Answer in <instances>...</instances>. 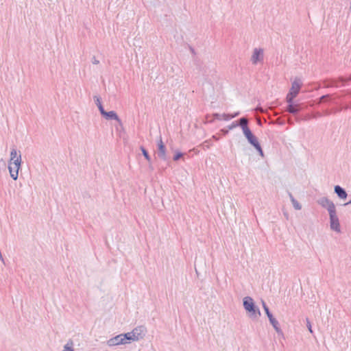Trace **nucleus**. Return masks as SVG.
<instances>
[{"label":"nucleus","instance_id":"obj_1","mask_svg":"<svg viewBox=\"0 0 351 351\" xmlns=\"http://www.w3.org/2000/svg\"><path fill=\"white\" fill-rule=\"evenodd\" d=\"M243 308L252 319H258L261 313L259 308L256 305L254 300L250 296H246L243 300Z\"/></svg>","mask_w":351,"mask_h":351},{"label":"nucleus","instance_id":"obj_2","mask_svg":"<svg viewBox=\"0 0 351 351\" xmlns=\"http://www.w3.org/2000/svg\"><path fill=\"white\" fill-rule=\"evenodd\" d=\"M351 81V75L349 77L339 76L337 79H326L323 81L324 88L335 87L339 88L341 86H346Z\"/></svg>","mask_w":351,"mask_h":351},{"label":"nucleus","instance_id":"obj_3","mask_svg":"<svg viewBox=\"0 0 351 351\" xmlns=\"http://www.w3.org/2000/svg\"><path fill=\"white\" fill-rule=\"evenodd\" d=\"M243 135L247 139L248 143L256 150L259 156H261V157H264V152L263 150L261 145L258 138L252 132V130H249L248 131L243 133Z\"/></svg>","mask_w":351,"mask_h":351},{"label":"nucleus","instance_id":"obj_4","mask_svg":"<svg viewBox=\"0 0 351 351\" xmlns=\"http://www.w3.org/2000/svg\"><path fill=\"white\" fill-rule=\"evenodd\" d=\"M262 306L263 310L268 317L269 323L274 328L275 331L277 332L278 335H283V332L282 329L280 328L278 321L274 317L272 313L270 311L269 308L267 305L266 302L264 300H261Z\"/></svg>","mask_w":351,"mask_h":351},{"label":"nucleus","instance_id":"obj_5","mask_svg":"<svg viewBox=\"0 0 351 351\" xmlns=\"http://www.w3.org/2000/svg\"><path fill=\"white\" fill-rule=\"evenodd\" d=\"M22 160H21V154L19 152V157L14 160V162H8V170L10 172V177L14 180H17L19 177V170L21 168Z\"/></svg>","mask_w":351,"mask_h":351},{"label":"nucleus","instance_id":"obj_6","mask_svg":"<svg viewBox=\"0 0 351 351\" xmlns=\"http://www.w3.org/2000/svg\"><path fill=\"white\" fill-rule=\"evenodd\" d=\"M302 86V83L299 79H295L291 84V87L287 95L286 99L294 100V99L298 96L300 88Z\"/></svg>","mask_w":351,"mask_h":351},{"label":"nucleus","instance_id":"obj_7","mask_svg":"<svg viewBox=\"0 0 351 351\" xmlns=\"http://www.w3.org/2000/svg\"><path fill=\"white\" fill-rule=\"evenodd\" d=\"M317 203L319 205H320L322 208H326L328 212V215L330 213H332L334 212H336V208L335 205L330 199H329L326 197H323L319 198L317 200Z\"/></svg>","mask_w":351,"mask_h":351},{"label":"nucleus","instance_id":"obj_8","mask_svg":"<svg viewBox=\"0 0 351 351\" xmlns=\"http://www.w3.org/2000/svg\"><path fill=\"white\" fill-rule=\"evenodd\" d=\"M329 219H330V229L337 232H341V226H340L339 217L337 215V212H334L332 213L329 214Z\"/></svg>","mask_w":351,"mask_h":351},{"label":"nucleus","instance_id":"obj_9","mask_svg":"<svg viewBox=\"0 0 351 351\" xmlns=\"http://www.w3.org/2000/svg\"><path fill=\"white\" fill-rule=\"evenodd\" d=\"M146 328L144 326H138L134 328L130 332L132 335L134 341L143 339L146 334Z\"/></svg>","mask_w":351,"mask_h":351},{"label":"nucleus","instance_id":"obj_10","mask_svg":"<svg viewBox=\"0 0 351 351\" xmlns=\"http://www.w3.org/2000/svg\"><path fill=\"white\" fill-rule=\"evenodd\" d=\"M264 59V51L261 48H255L251 57V61L253 64H257L263 62Z\"/></svg>","mask_w":351,"mask_h":351},{"label":"nucleus","instance_id":"obj_11","mask_svg":"<svg viewBox=\"0 0 351 351\" xmlns=\"http://www.w3.org/2000/svg\"><path fill=\"white\" fill-rule=\"evenodd\" d=\"M167 149L165 145L163 143L162 141L161 136H160V140L158 142L157 144V155L159 158H160L162 160H167Z\"/></svg>","mask_w":351,"mask_h":351},{"label":"nucleus","instance_id":"obj_12","mask_svg":"<svg viewBox=\"0 0 351 351\" xmlns=\"http://www.w3.org/2000/svg\"><path fill=\"white\" fill-rule=\"evenodd\" d=\"M286 99L287 102V111L294 115L298 114L301 110L300 105L295 104L294 100Z\"/></svg>","mask_w":351,"mask_h":351},{"label":"nucleus","instance_id":"obj_13","mask_svg":"<svg viewBox=\"0 0 351 351\" xmlns=\"http://www.w3.org/2000/svg\"><path fill=\"white\" fill-rule=\"evenodd\" d=\"M101 115L106 120H114L117 121L119 125H122L121 120L119 117L117 113L114 110L108 112L105 110L104 112H103Z\"/></svg>","mask_w":351,"mask_h":351},{"label":"nucleus","instance_id":"obj_14","mask_svg":"<svg viewBox=\"0 0 351 351\" xmlns=\"http://www.w3.org/2000/svg\"><path fill=\"white\" fill-rule=\"evenodd\" d=\"M319 99L322 104L328 105L337 104L336 99L333 98L332 95L330 94L323 95L319 98Z\"/></svg>","mask_w":351,"mask_h":351},{"label":"nucleus","instance_id":"obj_15","mask_svg":"<svg viewBox=\"0 0 351 351\" xmlns=\"http://www.w3.org/2000/svg\"><path fill=\"white\" fill-rule=\"evenodd\" d=\"M236 121L237 127H240L242 129L243 134L250 130L248 126V120L246 117H241Z\"/></svg>","mask_w":351,"mask_h":351},{"label":"nucleus","instance_id":"obj_16","mask_svg":"<svg viewBox=\"0 0 351 351\" xmlns=\"http://www.w3.org/2000/svg\"><path fill=\"white\" fill-rule=\"evenodd\" d=\"M334 192L341 199H346L348 197V193L346 189L339 185L334 186Z\"/></svg>","mask_w":351,"mask_h":351},{"label":"nucleus","instance_id":"obj_17","mask_svg":"<svg viewBox=\"0 0 351 351\" xmlns=\"http://www.w3.org/2000/svg\"><path fill=\"white\" fill-rule=\"evenodd\" d=\"M123 339L121 336V334L116 335L115 337H113L110 339H109L107 341V345L110 347L115 346H119V345H123Z\"/></svg>","mask_w":351,"mask_h":351},{"label":"nucleus","instance_id":"obj_18","mask_svg":"<svg viewBox=\"0 0 351 351\" xmlns=\"http://www.w3.org/2000/svg\"><path fill=\"white\" fill-rule=\"evenodd\" d=\"M93 99H94V101L95 103V104L97 105V108H98V110L100 112V114H101L103 112H104L105 111V109L104 108V106L101 103V98L99 95H95L93 97Z\"/></svg>","mask_w":351,"mask_h":351},{"label":"nucleus","instance_id":"obj_19","mask_svg":"<svg viewBox=\"0 0 351 351\" xmlns=\"http://www.w3.org/2000/svg\"><path fill=\"white\" fill-rule=\"evenodd\" d=\"M121 336L123 339L122 342H123V345L130 343L131 341H134V338H133L132 335L131 334L130 332L122 333V334H121Z\"/></svg>","mask_w":351,"mask_h":351},{"label":"nucleus","instance_id":"obj_20","mask_svg":"<svg viewBox=\"0 0 351 351\" xmlns=\"http://www.w3.org/2000/svg\"><path fill=\"white\" fill-rule=\"evenodd\" d=\"M140 149H141V151L142 152V154L144 156V158L149 162V168L153 169V167L151 165V163H152V158H151V156H150L148 151L143 146H141L140 147Z\"/></svg>","mask_w":351,"mask_h":351},{"label":"nucleus","instance_id":"obj_21","mask_svg":"<svg viewBox=\"0 0 351 351\" xmlns=\"http://www.w3.org/2000/svg\"><path fill=\"white\" fill-rule=\"evenodd\" d=\"M289 197L294 208L295 210H300L302 208L301 204L294 198L291 193H289Z\"/></svg>","mask_w":351,"mask_h":351},{"label":"nucleus","instance_id":"obj_22","mask_svg":"<svg viewBox=\"0 0 351 351\" xmlns=\"http://www.w3.org/2000/svg\"><path fill=\"white\" fill-rule=\"evenodd\" d=\"M18 157H19V156L17 155V150H16V147H13L11 149L10 159L9 162H14V160H16V158H18Z\"/></svg>","mask_w":351,"mask_h":351},{"label":"nucleus","instance_id":"obj_23","mask_svg":"<svg viewBox=\"0 0 351 351\" xmlns=\"http://www.w3.org/2000/svg\"><path fill=\"white\" fill-rule=\"evenodd\" d=\"M184 155V153H182V152L180 151H178V150H176L175 152V154L173 156V160L174 161H178Z\"/></svg>","mask_w":351,"mask_h":351},{"label":"nucleus","instance_id":"obj_24","mask_svg":"<svg viewBox=\"0 0 351 351\" xmlns=\"http://www.w3.org/2000/svg\"><path fill=\"white\" fill-rule=\"evenodd\" d=\"M223 114H219L217 112L213 114V117L214 119L221 121L222 120Z\"/></svg>","mask_w":351,"mask_h":351},{"label":"nucleus","instance_id":"obj_25","mask_svg":"<svg viewBox=\"0 0 351 351\" xmlns=\"http://www.w3.org/2000/svg\"><path fill=\"white\" fill-rule=\"evenodd\" d=\"M63 351H75L72 346H69V343H66L64 346V350Z\"/></svg>","mask_w":351,"mask_h":351},{"label":"nucleus","instance_id":"obj_26","mask_svg":"<svg viewBox=\"0 0 351 351\" xmlns=\"http://www.w3.org/2000/svg\"><path fill=\"white\" fill-rule=\"evenodd\" d=\"M237 121H233L231 124H230L229 125H228V129L229 130H233L234 128H237Z\"/></svg>","mask_w":351,"mask_h":351},{"label":"nucleus","instance_id":"obj_27","mask_svg":"<svg viewBox=\"0 0 351 351\" xmlns=\"http://www.w3.org/2000/svg\"><path fill=\"white\" fill-rule=\"evenodd\" d=\"M306 326H307L309 332L311 333H313L312 326H311V324L310 321L308 320V319H306Z\"/></svg>","mask_w":351,"mask_h":351},{"label":"nucleus","instance_id":"obj_28","mask_svg":"<svg viewBox=\"0 0 351 351\" xmlns=\"http://www.w3.org/2000/svg\"><path fill=\"white\" fill-rule=\"evenodd\" d=\"M230 119H231V117H230V114H226V113L223 114L222 120L229 121Z\"/></svg>","mask_w":351,"mask_h":351},{"label":"nucleus","instance_id":"obj_29","mask_svg":"<svg viewBox=\"0 0 351 351\" xmlns=\"http://www.w3.org/2000/svg\"><path fill=\"white\" fill-rule=\"evenodd\" d=\"M240 114V112H236L233 114H230V117H231V119H233V118H235L237 117H238L239 115Z\"/></svg>","mask_w":351,"mask_h":351},{"label":"nucleus","instance_id":"obj_30","mask_svg":"<svg viewBox=\"0 0 351 351\" xmlns=\"http://www.w3.org/2000/svg\"><path fill=\"white\" fill-rule=\"evenodd\" d=\"M221 132H222V134L223 135H227L228 134V132H229V130L228 128L227 129L226 128H223V129L221 130Z\"/></svg>","mask_w":351,"mask_h":351},{"label":"nucleus","instance_id":"obj_31","mask_svg":"<svg viewBox=\"0 0 351 351\" xmlns=\"http://www.w3.org/2000/svg\"><path fill=\"white\" fill-rule=\"evenodd\" d=\"M92 63L93 64H98L99 63V61L98 60H97L95 56H93L92 58Z\"/></svg>","mask_w":351,"mask_h":351},{"label":"nucleus","instance_id":"obj_32","mask_svg":"<svg viewBox=\"0 0 351 351\" xmlns=\"http://www.w3.org/2000/svg\"><path fill=\"white\" fill-rule=\"evenodd\" d=\"M189 49H190L191 52L193 55H195V49H194L192 47H189Z\"/></svg>","mask_w":351,"mask_h":351},{"label":"nucleus","instance_id":"obj_33","mask_svg":"<svg viewBox=\"0 0 351 351\" xmlns=\"http://www.w3.org/2000/svg\"><path fill=\"white\" fill-rule=\"evenodd\" d=\"M350 204H351V199H350V200H349L348 202L345 203V204H343V206H348V205H350Z\"/></svg>","mask_w":351,"mask_h":351},{"label":"nucleus","instance_id":"obj_34","mask_svg":"<svg viewBox=\"0 0 351 351\" xmlns=\"http://www.w3.org/2000/svg\"><path fill=\"white\" fill-rule=\"evenodd\" d=\"M339 111H341V108H337L333 112H339Z\"/></svg>","mask_w":351,"mask_h":351},{"label":"nucleus","instance_id":"obj_35","mask_svg":"<svg viewBox=\"0 0 351 351\" xmlns=\"http://www.w3.org/2000/svg\"><path fill=\"white\" fill-rule=\"evenodd\" d=\"M213 138H215V140H217V137H215V136H213Z\"/></svg>","mask_w":351,"mask_h":351}]
</instances>
